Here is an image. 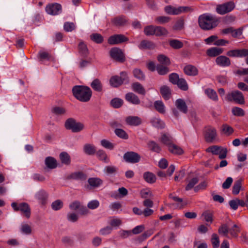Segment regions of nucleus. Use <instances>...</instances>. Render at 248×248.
<instances>
[{"label":"nucleus","mask_w":248,"mask_h":248,"mask_svg":"<svg viewBox=\"0 0 248 248\" xmlns=\"http://www.w3.org/2000/svg\"><path fill=\"white\" fill-rule=\"evenodd\" d=\"M155 46L153 42L148 40L142 41L138 46L140 49H153Z\"/></svg>","instance_id":"21"},{"label":"nucleus","mask_w":248,"mask_h":248,"mask_svg":"<svg viewBox=\"0 0 248 248\" xmlns=\"http://www.w3.org/2000/svg\"><path fill=\"white\" fill-rule=\"evenodd\" d=\"M46 13L51 15H57L62 12V6L58 3H54L47 5L46 8Z\"/></svg>","instance_id":"11"},{"label":"nucleus","mask_w":248,"mask_h":248,"mask_svg":"<svg viewBox=\"0 0 248 248\" xmlns=\"http://www.w3.org/2000/svg\"><path fill=\"white\" fill-rule=\"evenodd\" d=\"M125 81H128V77L127 73L124 72H121L120 77L118 76H113L109 80L110 85L113 87H117Z\"/></svg>","instance_id":"5"},{"label":"nucleus","mask_w":248,"mask_h":248,"mask_svg":"<svg viewBox=\"0 0 248 248\" xmlns=\"http://www.w3.org/2000/svg\"><path fill=\"white\" fill-rule=\"evenodd\" d=\"M125 100L129 103L134 105H139L140 103L139 97L133 93H128L125 95Z\"/></svg>","instance_id":"15"},{"label":"nucleus","mask_w":248,"mask_h":248,"mask_svg":"<svg viewBox=\"0 0 248 248\" xmlns=\"http://www.w3.org/2000/svg\"><path fill=\"white\" fill-rule=\"evenodd\" d=\"M206 151L212 153L213 155H218L219 158H224L227 155V150L220 146L214 145L206 149Z\"/></svg>","instance_id":"7"},{"label":"nucleus","mask_w":248,"mask_h":248,"mask_svg":"<svg viewBox=\"0 0 248 248\" xmlns=\"http://www.w3.org/2000/svg\"><path fill=\"white\" fill-rule=\"evenodd\" d=\"M205 137L207 142H212L217 139V132L213 127H207L205 130Z\"/></svg>","instance_id":"13"},{"label":"nucleus","mask_w":248,"mask_h":248,"mask_svg":"<svg viewBox=\"0 0 248 248\" xmlns=\"http://www.w3.org/2000/svg\"><path fill=\"white\" fill-rule=\"evenodd\" d=\"M115 133L119 137L124 139H127L128 138V135L122 129L118 128L115 129Z\"/></svg>","instance_id":"60"},{"label":"nucleus","mask_w":248,"mask_h":248,"mask_svg":"<svg viewBox=\"0 0 248 248\" xmlns=\"http://www.w3.org/2000/svg\"><path fill=\"white\" fill-rule=\"evenodd\" d=\"M168 149L170 152L174 154L181 155L183 152L182 148L173 143L169 146Z\"/></svg>","instance_id":"36"},{"label":"nucleus","mask_w":248,"mask_h":248,"mask_svg":"<svg viewBox=\"0 0 248 248\" xmlns=\"http://www.w3.org/2000/svg\"><path fill=\"white\" fill-rule=\"evenodd\" d=\"M68 178L75 180H85L86 178V175L81 171H78L72 173L69 176Z\"/></svg>","instance_id":"28"},{"label":"nucleus","mask_w":248,"mask_h":248,"mask_svg":"<svg viewBox=\"0 0 248 248\" xmlns=\"http://www.w3.org/2000/svg\"><path fill=\"white\" fill-rule=\"evenodd\" d=\"M185 20L181 17L177 20L173 26V29L176 31H181L184 28Z\"/></svg>","instance_id":"33"},{"label":"nucleus","mask_w":248,"mask_h":248,"mask_svg":"<svg viewBox=\"0 0 248 248\" xmlns=\"http://www.w3.org/2000/svg\"><path fill=\"white\" fill-rule=\"evenodd\" d=\"M148 146L149 148L152 151L156 153H159L161 151V147L159 145L153 141H150L148 144Z\"/></svg>","instance_id":"42"},{"label":"nucleus","mask_w":248,"mask_h":248,"mask_svg":"<svg viewBox=\"0 0 248 248\" xmlns=\"http://www.w3.org/2000/svg\"><path fill=\"white\" fill-rule=\"evenodd\" d=\"M96 155L97 157L101 160L105 161L108 162V158L107 155L105 152V151L103 150H99L96 153Z\"/></svg>","instance_id":"55"},{"label":"nucleus","mask_w":248,"mask_h":248,"mask_svg":"<svg viewBox=\"0 0 248 248\" xmlns=\"http://www.w3.org/2000/svg\"><path fill=\"white\" fill-rule=\"evenodd\" d=\"M45 163L46 166L50 169H54L57 167L56 160L52 157H47L46 158Z\"/></svg>","instance_id":"29"},{"label":"nucleus","mask_w":248,"mask_h":248,"mask_svg":"<svg viewBox=\"0 0 248 248\" xmlns=\"http://www.w3.org/2000/svg\"><path fill=\"white\" fill-rule=\"evenodd\" d=\"M133 74L134 77L139 80H142L144 78V75L140 69H134L133 71Z\"/></svg>","instance_id":"64"},{"label":"nucleus","mask_w":248,"mask_h":248,"mask_svg":"<svg viewBox=\"0 0 248 248\" xmlns=\"http://www.w3.org/2000/svg\"><path fill=\"white\" fill-rule=\"evenodd\" d=\"M232 10V2L230 1L217 5V12L220 15H224Z\"/></svg>","instance_id":"8"},{"label":"nucleus","mask_w":248,"mask_h":248,"mask_svg":"<svg viewBox=\"0 0 248 248\" xmlns=\"http://www.w3.org/2000/svg\"><path fill=\"white\" fill-rule=\"evenodd\" d=\"M111 57L118 61H123L124 60V55L122 50L117 47L112 48L110 51Z\"/></svg>","instance_id":"14"},{"label":"nucleus","mask_w":248,"mask_h":248,"mask_svg":"<svg viewBox=\"0 0 248 248\" xmlns=\"http://www.w3.org/2000/svg\"><path fill=\"white\" fill-rule=\"evenodd\" d=\"M169 198L175 202L172 204V207L175 209H181L187 204L186 201H183L182 198L174 196L172 194H170Z\"/></svg>","instance_id":"10"},{"label":"nucleus","mask_w":248,"mask_h":248,"mask_svg":"<svg viewBox=\"0 0 248 248\" xmlns=\"http://www.w3.org/2000/svg\"><path fill=\"white\" fill-rule=\"evenodd\" d=\"M128 39L123 34H115L108 39V43L110 45H116L128 41Z\"/></svg>","instance_id":"9"},{"label":"nucleus","mask_w":248,"mask_h":248,"mask_svg":"<svg viewBox=\"0 0 248 248\" xmlns=\"http://www.w3.org/2000/svg\"><path fill=\"white\" fill-rule=\"evenodd\" d=\"M132 90L138 94L144 95L146 91L143 86L139 82H135L131 85Z\"/></svg>","instance_id":"20"},{"label":"nucleus","mask_w":248,"mask_h":248,"mask_svg":"<svg viewBox=\"0 0 248 248\" xmlns=\"http://www.w3.org/2000/svg\"><path fill=\"white\" fill-rule=\"evenodd\" d=\"M159 141L169 147L173 143V138L169 134L163 133L159 139Z\"/></svg>","instance_id":"16"},{"label":"nucleus","mask_w":248,"mask_h":248,"mask_svg":"<svg viewBox=\"0 0 248 248\" xmlns=\"http://www.w3.org/2000/svg\"><path fill=\"white\" fill-rule=\"evenodd\" d=\"M170 45L175 49H179L183 47V43L177 40L172 39L170 41Z\"/></svg>","instance_id":"53"},{"label":"nucleus","mask_w":248,"mask_h":248,"mask_svg":"<svg viewBox=\"0 0 248 248\" xmlns=\"http://www.w3.org/2000/svg\"><path fill=\"white\" fill-rule=\"evenodd\" d=\"M160 93L163 97L166 99H169L170 97V88L166 86L161 87L160 89Z\"/></svg>","instance_id":"30"},{"label":"nucleus","mask_w":248,"mask_h":248,"mask_svg":"<svg viewBox=\"0 0 248 248\" xmlns=\"http://www.w3.org/2000/svg\"><path fill=\"white\" fill-rule=\"evenodd\" d=\"M211 243L214 248H218L219 246L220 241L219 237L216 233H214L211 236Z\"/></svg>","instance_id":"49"},{"label":"nucleus","mask_w":248,"mask_h":248,"mask_svg":"<svg viewBox=\"0 0 248 248\" xmlns=\"http://www.w3.org/2000/svg\"><path fill=\"white\" fill-rule=\"evenodd\" d=\"M181 89L184 91H186L188 89V85L186 81L183 78H179L176 84Z\"/></svg>","instance_id":"54"},{"label":"nucleus","mask_w":248,"mask_h":248,"mask_svg":"<svg viewBox=\"0 0 248 248\" xmlns=\"http://www.w3.org/2000/svg\"><path fill=\"white\" fill-rule=\"evenodd\" d=\"M242 179H239L235 181L233 185V195L238 194L240 191L243 189L242 187Z\"/></svg>","instance_id":"41"},{"label":"nucleus","mask_w":248,"mask_h":248,"mask_svg":"<svg viewBox=\"0 0 248 248\" xmlns=\"http://www.w3.org/2000/svg\"><path fill=\"white\" fill-rule=\"evenodd\" d=\"M175 106L181 112L186 113L187 111V106L184 100L178 99L175 102Z\"/></svg>","instance_id":"25"},{"label":"nucleus","mask_w":248,"mask_h":248,"mask_svg":"<svg viewBox=\"0 0 248 248\" xmlns=\"http://www.w3.org/2000/svg\"><path fill=\"white\" fill-rule=\"evenodd\" d=\"M248 56V49H233V57H243Z\"/></svg>","instance_id":"35"},{"label":"nucleus","mask_w":248,"mask_h":248,"mask_svg":"<svg viewBox=\"0 0 248 248\" xmlns=\"http://www.w3.org/2000/svg\"><path fill=\"white\" fill-rule=\"evenodd\" d=\"M38 57L41 61L49 60L51 59V55L48 52L42 50L39 52Z\"/></svg>","instance_id":"51"},{"label":"nucleus","mask_w":248,"mask_h":248,"mask_svg":"<svg viewBox=\"0 0 248 248\" xmlns=\"http://www.w3.org/2000/svg\"><path fill=\"white\" fill-rule=\"evenodd\" d=\"M91 39L97 44L101 43L103 41V36L97 33H93L90 35Z\"/></svg>","instance_id":"45"},{"label":"nucleus","mask_w":248,"mask_h":248,"mask_svg":"<svg viewBox=\"0 0 248 248\" xmlns=\"http://www.w3.org/2000/svg\"><path fill=\"white\" fill-rule=\"evenodd\" d=\"M168 65L158 64L156 66V70L159 75H163L166 74L169 72Z\"/></svg>","instance_id":"47"},{"label":"nucleus","mask_w":248,"mask_h":248,"mask_svg":"<svg viewBox=\"0 0 248 248\" xmlns=\"http://www.w3.org/2000/svg\"><path fill=\"white\" fill-rule=\"evenodd\" d=\"M233 101L240 105L245 104V98L241 92L238 90L233 91Z\"/></svg>","instance_id":"19"},{"label":"nucleus","mask_w":248,"mask_h":248,"mask_svg":"<svg viewBox=\"0 0 248 248\" xmlns=\"http://www.w3.org/2000/svg\"><path fill=\"white\" fill-rule=\"evenodd\" d=\"M111 105L115 108H120L123 103V101L120 98H115L111 101Z\"/></svg>","instance_id":"57"},{"label":"nucleus","mask_w":248,"mask_h":248,"mask_svg":"<svg viewBox=\"0 0 248 248\" xmlns=\"http://www.w3.org/2000/svg\"><path fill=\"white\" fill-rule=\"evenodd\" d=\"M91 86L95 91L101 92L102 90V85L101 81L98 79H95L93 80Z\"/></svg>","instance_id":"37"},{"label":"nucleus","mask_w":248,"mask_h":248,"mask_svg":"<svg viewBox=\"0 0 248 248\" xmlns=\"http://www.w3.org/2000/svg\"><path fill=\"white\" fill-rule=\"evenodd\" d=\"M238 206H240L241 207H244L245 206V202L242 200H240L238 198H235L233 199V210H236Z\"/></svg>","instance_id":"58"},{"label":"nucleus","mask_w":248,"mask_h":248,"mask_svg":"<svg viewBox=\"0 0 248 248\" xmlns=\"http://www.w3.org/2000/svg\"><path fill=\"white\" fill-rule=\"evenodd\" d=\"M199 179L197 177H194L190 179L188 182V184L186 186V190L188 191L194 187V186L198 183Z\"/></svg>","instance_id":"50"},{"label":"nucleus","mask_w":248,"mask_h":248,"mask_svg":"<svg viewBox=\"0 0 248 248\" xmlns=\"http://www.w3.org/2000/svg\"><path fill=\"white\" fill-rule=\"evenodd\" d=\"M164 10L168 14L177 15L183 13L192 12L193 11V9L191 7L189 6H180L178 7H175L171 5H169L165 7Z\"/></svg>","instance_id":"3"},{"label":"nucleus","mask_w":248,"mask_h":248,"mask_svg":"<svg viewBox=\"0 0 248 248\" xmlns=\"http://www.w3.org/2000/svg\"><path fill=\"white\" fill-rule=\"evenodd\" d=\"M158 61L161 65H169L170 64V59L164 55H159L157 57Z\"/></svg>","instance_id":"48"},{"label":"nucleus","mask_w":248,"mask_h":248,"mask_svg":"<svg viewBox=\"0 0 248 248\" xmlns=\"http://www.w3.org/2000/svg\"><path fill=\"white\" fill-rule=\"evenodd\" d=\"M216 63L221 67L228 66L231 64V61L226 56H220L217 57L216 60Z\"/></svg>","instance_id":"17"},{"label":"nucleus","mask_w":248,"mask_h":248,"mask_svg":"<svg viewBox=\"0 0 248 248\" xmlns=\"http://www.w3.org/2000/svg\"><path fill=\"white\" fill-rule=\"evenodd\" d=\"M151 123L154 126L157 128H162L165 126L164 123L158 117L153 118Z\"/></svg>","instance_id":"31"},{"label":"nucleus","mask_w":248,"mask_h":248,"mask_svg":"<svg viewBox=\"0 0 248 248\" xmlns=\"http://www.w3.org/2000/svg\"><path fill=\"white\" fill-rule=\"evenodd\" d=\"M218 19L213 15L206 13L199 16L198 23L200 27L205 31L210 30L218 24Z\"/></svg>","instance_id":"1"},{"label":"nucleus","mask_w":248,"mask_h":248,"mask_svg":"<svg viewBox=\"0 0 248 248\" xmlns=\"http://www.w3.org/2000/svg\"><path fill=\"white\" fill-rule=\"evenodd\" d=\"M90 186L93 187H98L103 183L102 180L97 177L90 178L88 180Z\"/></svg>","instance_id":"26"},{"label":"nucleus","mask_w":248,"mask_h":248,"mask_svg":"<svg viewBox=\"0 0 248 248\" xmlns=\"http://www.w3.org/2000/svg\"><path fill=\"white\" fill-rule=\"evenodd\" d=\"M143 177L145 180L148 183H153L156 180L155 176L150 172H146L143 174Z\"/></svg>","instance_id":"39"},{"label":"nucleus","mask_w":248,"mask_h":248,"mask_svg":"<svg viewBox=\"0 0 248 248\" xmlns=\"http://www.w3.org/2000/svg\"><path fill=\"white\" fill-rule=\"evenodd\" d=\"M124 158L126 162L134 163L140 161V156L135 152H128L124 155Z\"/></svg>","instance_id":"12"},{"label":"nucleus","mask_w":248,"mask_h":248,"mask_svg":"<svg viewBox=\"0 0 248 248\" xmlns=\"http://www.w3.org/2000/svg\"><path fill=\"white\" fill-rule=\"evenodd\" d=\"M126 123L130 125L137 126L140 125L141 123V119L138 116H129L126 119Z\"/></svg>","instance_id":"24"},{"label":"nucleus","mask_w":248,"mask_h":248,"mask_svg":"<svg viewBox=\"0 0 248 248\" xmlns=\"http://www.w3.org/2000/svg\"><path fill=\"white\" fill-rule=\"evenodd\" d=\"M63 206L62 202L59 200H56L53 202L51 204V207L54 210H59L62 208Z\"/></svg>","instance_id":"59"},{"label":"nucleus","mask_w":248,"mask_h":248,"mask_svg":"<svg viewBox=\"0 0 248 248\" xmlns=\"http://www.w3.org/2000/svg\"><path fill=\"white\" fill-rule=\"evenodd\" d=\"M245 115V111L239 107H233V115L238 117H243Z\"/></svg>","instance_id":"62"},{"label":"nucleus","mask_w":248,"mask_h":248,"mask_svg":"<svg viewBox=\"0 0 248 248\" xmlns=\"http://www.w3.org/2000/svg\"><path fill=\"white\" fill-rule=\"evenodd\" d=\"M154 106L158 112L162 114L165 112V107L161 101H155Z\"/></svg>","instance_id":"38"},{"label":"nucleus","mask_w":248,"mask_h":248,"mask_svg":"<svg viewBox=\"0 0 248 248\" xmlns=\"http://www.w3.org/2000/svg\"><path fill=\"white\" fill-rule=\"evenodd\" d=\"M78 50L79 53L83 56H87L88 50L86 45L83 42H80L78 44Z\"/></svg>","instance_id":"43"},{"label":"nucleus","mask_w":248,"mask_h":248,"mask_svg":"<svg viewBox=\"0 0 248 248\" xmlns=\"http://www.w3.org/2000/svg\"><path fill=\"white\" fill-rule=\"evenodd\" d=\"M101 145L104 148L109 150H112L114 148V145L106 140H102L100 141Z\"/></svg>","instance_id":"61"},{"label":"nucleus","mask_w":248,"mask_h":248,"mask_svg":"<svg viewBox=\"0 0 248 248\" xmlns=\"http://www.w3.org/2000/svg\"><path fill=\"white\" fill-rule=\"evenodd\" d=\"M118 170V168L114 166H107L104 168V172L108 174H114Z\"/></svg>","instance_id":"46"},{"label":"nucleus","mask_w":248,"mask_h":248,"mask_svg":"<svg viewBox=\"0 0 248 248\" xmlns=\"http://www.w3.org/2000/svg\"><path fill=\"white\" fill-rule=\"evenodd\" d=\"M63 28L66 31L70 32L75 29V25L72 22H67L64 24Z\"/></svg>","instance_id":"63"},{"label":"nucleus","mask_w":248,"mask_h":248,"mask_svg":"<svg viewBox=\"0 0 248 248\" xmlns=\"http://www.w3.org/2000/svg\"><path fill=\"white\" fill-rule=\"evenodd\" d=\"M155 26L150 25L144 28V33L147 35H153L155 33Z\"/></svg>","instance_id":"56"},{"label":"nucleus","mask_w":248,"mask_h":248,"mask_svg":"<svg viewBox=\"0 0 248 248\" xmlns=\"http://www.w3.org/2000/svg\"><path fill=\"white\" fill-rule=\"evenodd\" d=\"M60 158L61 162L66 165H69L71 163V158L68 154L65 152H62L60 154Z\"/></svg>","instance_id":"27"},{"label":"nucleus","mask_w":248,"mask_h":248,"mask_svg":"<svg viewBox=\"0 0 248 248\" xmlns=\"http://www.w3.org/2000/svg\"><path fill=\"white\" fill-rule=\"evenodd\" d=\"M223 51V49L217 47H213L207 50V55L210 57H216L220 54Z\"/></svg>","instance_id":"22"},{"label":"nucleus","mask_w":248,"mask_h":248,"mask_svg":"<svg viewBox=\"0 0 248 248\" xmlns=\"http://www.w3.org/2000/svg\"><path fill=\"white\" fill-rule=\"evenodd\" d=\"M204 92L207 96L212 100L217 101L218 100L217 93L214 90L210 88L206 89Z\"/></svg>","instance_id":"32"},{"label":"nucleus","mask_w":248,"mask_h":248,"mask_svg":"<svg viewBox=\"0 0 248 248\" xmlns=\"http://www.w3.org/2000/svg\"><path fill=\"white\" fill-rule=\"evenodd\" d=\"M72 91L75 97L83 102L88 101L92 94L90 88L84 86H75L73 88Z\"/></svg>","instance_id":"2"},{"label":"nucleus","mask_w":248,"mask_h":248,"mask_svg":"<svg viewBox=\"0 0 248 248\" xmlns=\"http://www.w3.org/2000/svg\"><path fill=\"white\" fill-rule=\"evenodd\" d=\"M65 126L66 129L71 130L74 132H78L83 129L84 126L82 124L77 122L73 119H68L65 123Z\"/></svg>","instance_id":"6"},{"label":"nucleus","mask_w":248,"mask_h":248,"mask_svg":"<svg viewBox=\"0 0 248 248\" xmlns=\"http://www.w3.org/2000/svg\"><path fill=\"white\" fill-rule=\"evenodd\" d=\"M47 193L44 190H40L35 194V198L38 201V202L44 204L47 198Z\"/></svg>","instance_id":"18"},{"label":"nucleus","mask_w":248,"mask_h":248,"mask_svg":"<svg viewBox=\"0 0 248 248\" xmlns=\"http://www.w3.org/2000/svg\"><path fill=\"white\" fill-rule=\"evenodd\" d=\"M11 206L15 211H20L22 214L27 218L30 217L31 209L28 203L22 202L18 204L16 202H13L11 204Z\"/></svg>","instance_id":"4"},{"label":"nucleus","mask_w":248,"mask_h":248,"mask_svg":"<svg viewBox=\"0 0 248 248\" xmlns=\"http://www.w3.org/2000/svg\"><path fill=\"white\" fill-rule=\"evenodd\" d=\"M113 23L117 26H124L126 23V19L124 16L117 17L112 20Z\"/></svg>","instance_id":"34"},{"label":"nucleus","mask_w":248,"mask_h":248,"mask_svg":"<svg viewBox=\"0 0 248 248\" xmlns=\"http://www.w3.org/2000/svg\"><path fill=\"white\" fill-rule=\"evenodd\" d=\"M170 18L166 16H157L155 19V22L158 24H165L170 21Z\"/></svg>","instance_id":"52"},{"label":"nucleus","mask_w":248,"mask_h":248,"mask_svg":"<svg viewBox=\"0 0 248 248\" xmlns=\"http://www.w3.org/2000/svg\"><path fill=\"white\" fill-rule=\"evenodd\" d=\"M168 32L164 27L161 26H155V35L158 36H165L167 35Z\"/></svg>","instance_id":"40"},{"label":"nucleus","mask_w":248,"mask_h":248,"mask_svg":"<svg viewBox=\"0 0 248 248\" xmlns=\"http://www.w3.org/2000/svg\"><path fill=\"white\" fill-rule=\"evenodd\" d=\"M83 149L84 152L89 155L93 154L96 150L94 146L90 144L85 145Z\"/></svg>","instance_id":"44"},{"label":"nucleus","mask_w":248,"mask_h":248,"mask_svg":"<svg viewBox=\"0 0 248 248\" xmlns=\"http://www.w3.org/2000/svg\"><path fill=\"white\" fill-rule=\"evenodd\" d=\"M184 70L185 73L188 76H195L198 74V70L197 68L192 65H187L186 66Z\"/></svg>","instance_id":"23"}]
</instances>
